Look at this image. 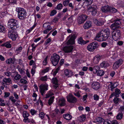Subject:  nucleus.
<instances>
[{"label":"nucleus","instance_id":"obj_58","mask_svg":"<svg viewBox=\"0 0 124 124\" xmlns=\"http://www.w3.org/2000/svg\"><path fill=\"white\" fill-rule=\"evenodd\" d=\"M13 95L15 98L16 99H18L19 98L18 95L16 93V92H14L13 93Z\"/></svg>","mask_w":124,"mask_h":124},{"label":"nucleus","instance_id":"obj_10","mask_svg":"<svg viewBox=\"0 0 124 124\" xmlns=\"http://www.w3.org/2000/svg\"><path fill=\"white\" fill-rule=\"evenodd\" d=\"M96 8L97 7L95 5L90 6L88 8V11L89 12H91V14L92 15L94 16L97 13Z\"/></svg>","mask_w":124,"mask_h":124},{"label":"nucleus","instance_id":"obj_54","mask_svg":"<svg viewBox=\"0 0 124 124\" xmlns=\"http://www.w3.org/2000/svg\"><path fill=\"white\" fill-rule=\"evenodd\" d=\"M30 112L31 114L32 115H33L35 114L37 112V111L33 109H31L30 111Z\"/></svg>","mask_w":124,"mask_h":124},{"label":"nucleus","instance_id":"obj_36","mask_svg":"<svg viewBox=\"0 0 124 124\" xmlns=\"http://www.w3.org/2000/svg\"><path fill=\"white\" fill-rule=\"evenodd\" d=\"M100 69L99 67L98 66H96L93 67V72L96 73Z\"/></svg>","mask_w":124,"mask_h":124},{"label":"nucleus","instance_id":"obj_22","mask_svg":"<svg viewBox=\"0 0 124 124\" xmlns=\"http://www.w3.org/2000/svg\"><path fill=\"white\" fill-rule=\"evenodd\" d=\"M58 80L56 78H53L52 80V82L53 84L55 85H54V88L56 89L58 86Z\"/></svg>","mask_w":124,"mask_h":124},{"label":"nucleus","instance_id":"obj_45","mask_svg":"<svg viewBox=\"0 0 124 124\" xmlns=\"http://www.w3.org/2000/svg\"><path fill=\"white\" fill-rule=\"evenodd\" d=\"M39 117L43 119L44 118L45 114L43 112H41L39 114Z\"/></svg>","mask_w":124,"mask_h":124},{"label":"nucleus","instance_id":"obj_17","mask_svg":"<svg viewBox=\"0 0 124 124\" xmlns=\"http://www.w3.org/2000/svg\"><path fill=\"white\" fill-rule=\"evenodd\" d=\"M110 83L108 86V89L112 91H113L114 89L117 86L116 83H113L112 82H110Z\"/></svg>","mask_w":124,"mask_h":124},{"label":"nucleus","instance_id":"obj_64","mask_svg":"<svg viewBox=\"0 0 124 124\" xmlns=\"http://www.w3.org/2000/svg\"><path fill=\"white\" fill-rule=\"evenodd\" d=\"M22 49V47L21 46H20L16 49V51H18L19 52H21Z\"/></svg>","mask_w":124,"mask_h":124},{"label":"nucleus","instance_id":"obj_13","mask_svg":"<svg viewBox=\"0 0 124 124\" xmlns=\"http://www.w3.org/2000/svg\"><path fill=\"white\" fill-rule=\"evenodd\" d=\"M48 85L47 84H42L39 86L40 92L42 95H43L45 91L48 90Z\"/></svg>","mask_w":124,"mask_h":124},{"label":"nucleus","instance_id":"obj_32","mask_svg":"<svg viewBox=\"0 0 124 124\" xmlns=\"http://www.w3.org/2000/svg\"><path fill=\"white\" fill-rule=\"evenodd\" d=\"M6 63L8 64H9L11 63L13 64L14 62L13 61L11 58H9L7 59L6 61Z\"/></svg>","mask_w":124,"mask_h":124},{"label":"nucleus","instance_id":"obj_16","mask_svg":"<svg viewBox=\"0 0 124 124\" xmlns=\"http://www.w3.org/2000/svg\"><path fill=\"white\" fill-rule=\"evenodd\" d=\"M100 87V83L97 82H94L92 84V88L95 90H98Z\"/></svg>","mask_w":124,"mask_h":124},{"label":"nucleus","instance_id":"obj_52","mask_svg":"<svg viewBox=\"0 0 124 124\" xmlns=\"http://www.w3.org/2000/svg\"><path fill=\"white\" fill-rule=\"evenodd\" d=\"M119 98L117 97H116L114 99L113 101L114 103L117 104L118 103V102L119 101Z\"/></svg>","mask_w":124,"mask_h":124},{"label":"nucleus","instance_id":"obj_37","mask_svg":"<svg viewBox=\"0 0 124 124\" xmlns=\"http://www.w3.org/2000/svg\"><path fill=\"white\" fill-rule=\"evenodd\" d=\"M109 13H114L116 12L117 10L115 8L110 7Z\"/></svg>","mask_w":124,"mask_h":124},{"label":"nucleus","instance_id":"obj_48","mask_svg":"<svg viewBox=\"0 0 124 124\" xmlns=\"http://www.w3.org/2000/svg\"><path fill=\"white\" fill-rule=\"evenodd\" d=\"M47 79V76L46 75L44 77L41 78H40L41 80L42 81H46Z\"/></svg>","mask_w":124,"mask_h":124},{"label":"nucleus","instance_id":"obj_30","mask_svg":"<svg viewBox=\"0 0 124 124\" xmlns=\"http://www.w3.org/2000/svg\"><path fill=\"white\" fill-rule=\"evenodd\" d=\"M86 117L84 115H82L80 116L78 118V120L81 122L85 121Z\"/></svg>","mask_w":124,"mask_h":124},{"label":"nucleus","instance_id":"obj_60","mask_svg":"<svg viewBox=\"0 0 124 124\" xmlns=\"http://www.w3.org/2000/svg\"><path fill=\"white\" fill-rule=\"evenodd\" d=\"M47 57H46L45 59L43 61V64L44 65H45L47 64Z\"/></svg>","mask_w":124,"mask_h":124},{"label":"nucleus","instance_id":"obj_23","mask_svg":"<svg viewBox=\"0 0 124 124\" xmlns=\"http://www.w3.org/2000/svg\"><path fill=\"white\" fill-rule=\"evenodd\" d=\"M101 58V56L99 55H96L93 59V62L95 64L98 63Z\"/></svg>","mask_w":124,"mask_h":124},{"label":"nucleus","instance_id":"obj_38","mask_svg":"<svg viewBox=\"0 0 124 124\" xmlns=\"http://www.w3.org/2000/svg\"><path fill=\"white\" fill-rule=\"evenodd\" d=\"M120 93L121 92L119 89L117 88H116L115 90V92L114 93L115 94V96H117V95L120 94Z\"/></svg>","mask_w":124,"mask_h":124},{"label":"nucleus","instance_id":"obj_7","mask_svg":"<svg viewBox=\"0 0 124 124\" xmlns=\"http://www.w3.org/2000/svg\"><path fill=\"white\" fill-rule=\"evenodd\" d=\"M98 46V43L95 41L89 44L87 47V49L89 51L93 52L95 49L97 48Z\"/></svg>","mask_w":124,"mask_h":124},{"label":"nucleus","instance_id":"obj_11","mask_svg":"<svg viewBox=\"0 0 124 124\" xmlns=\"http://www.w3.org/2000/svg\"><path fill=\"white\" fill-rule=\"evenodd\" d=\"M67 97V101L70 103H75L77 101L76 98L71 94H69Z\"/></svg>","mask_w":124,"mask_h":124},{"label":"nucleus","instance_id":"obj_4","mask_svg":"<svg viewBox=\"0 0 124 124\" xmlns=\"http://www.w3.org/2000/svg\"><path fill=\"white\" fill-rule=\"evenodd\" d=\"M88 16L82 14L78 15L77 19V22L78 25L83 24L86 20Z\"/></svg>","mask_w":124,"mask_h":124},{"label":"nucleus","instance_id":"obj_3","mask_svg":"<svg viewBox=\"0 0 124 124\" xmlns=\"http://www.w3.org/2000/svg\"><path fill=\"white\" fill-rule=\"evenodd\" d=\"M8 27L11 30L16 29L18 27V21L15 19H11L9 20L8 23Z\"/></svg>","mask_w":124,"mask_h":124},{"label":"nucleus","instance_id":"obj_19","mask_svg":"<svg viewBox=\"0 0 124 124\" xmlns=\"http://www.w3.org/2000/svg\"><path fill=\"white\" fill-rule=\"evenodd\" d=\"M92 26V22L90 21H87L83 25V28L85 29H88Z\"/></svg>","mask_w":124,"mask_h":124},{"label":"nucleus","instance_id":"obj_40","mask_svg":"<svg viewBox=\"0 0 124 124\" xmlns=\"http://www.w3.org/2000/svg\"><path fill=\"white\" fill-rule=\"evenodd\" d=\"M43 27L45 29L52 28L49 24V23H46L43 25Z\"/></svg>","mask_w":124,"mask_h":124},{"label":"nucleus","instance_id":"obj_33","mask_svg":"<svg viewBox=\"0 0 124 124\" xmlns=\"http://www.w3.org/2000/svg\"><path fill=\"white\" fill-rule=\"evenodd\" d=\"M95 120L96 121L100 123H101L104 121V120L103 119L100 117L97 118Z\"/></svg>","mask_w":124,"mask_h":124},{"label":"nucleus","instance_id":"obj_15","mask_svg":"<svg viewBox=\"0 0 124 124\" xmlns=\"http://www.w3.org/2000/svg\"><path fill=\"white\" fill-rule=\"evenodd\" d=\"M73 49V46H66L63 48V50L65 53H69L71 52Z\"/></svg>","mask_w":124,"mask_h":124},{"label":"nucleus","instance_id":"obj_12","mask_svg":"<svg viewBox=\"0 0 124 124\" xmlns=\"http://www.w3.org/2000/svg\"><path fill=\"white\" fill-rule=\"evenodd\" d=\"M77 34L76 33H72L70 39L68 40L67 43L68 44L73 45L75 43V39L77 36Z\"/></svg>","mask_w":124,"mask_h":124},{"label":"nucleus","instance_id":"obj_21","mask_svg":"<svg viewBox=\"0 0 124 124\" xmlns=\"http://www.w3.org/2000/svg\"><path fill=\"white\" fill-rule=\"evenodd\" d=\"M64 72L65 75L68 77H70L73 75L72 72L68 69L65 70Z\"/></svg>","mask_w":124,"mask_h":124},{"label":"nucleus","instance_id":"obj_59","mask_svg":"<svg viewBox=\"0 0 124 124\" xmlns=\"http://www.w3.org/2000/svg\"><path fill=\"white\" fill-rule=\"evenodd\" d=\"M34 43H32L31 45V46L32 47V51L33 52L35 51V49L37 46L36 45L34 46Z\"/></svg>","mask_w":124,"mask_h":124},{"label":"nucleus","instance_id":"obj_14","mask_svg":"<svg viewBox=\"0 0 124 124\" xmlns=\"http://www.w3.org/2000/svg\"><path fill=\"white\" fill-rule=\"evenodd\" d=\"M123 62L122 59H119L114 63L113 67V69H116L122 64Z\"/></svg>","mask_w":124,"mask_h":124},{"label":"nucleus","instance_id":"obj_57","mask_svg":"<svg viewBox=\"0 0 124 124\" xmlns=\"http://www.w3.org/2000/svg\"><path fill=\"white\" fill-rule=\"evenodd\" d=\"M49 68L47 67L45 69L42 70V72L45 73L48 72L49 70Z\"/></svg>","mask_w":124,"mask_h":124},{"label":"nucleus","instance_id":"obj_43","mask_svg":"<svg viewBox=\"0 0 124 124\" xmlns=\"http://www.w3.org/2000/svg\"><path fill=\"white\" fill-rule=\"evenodd\" d=\"M23 117L24 118L28 117L29 116L28 113L26 111H24L23 113Z\"/></svg>","mask_w":124,"mask_h":124},{"label":"nucleus","instance_id":"obj_56","mask_svg":"<svg viewBox=\"0 0 124 124\" xmlns=\"http://www.w3.org/2000/svg\"><path fill=\"white\" fill-rule=\"evenodd\" d=\"M17 69L21 74H23L24 73V71H23L22 69L20 68L19 67V66H17Z\"/></svg>","mask_w":124,"mask_h":124},{"label":"nucleus","instance_id":"obj_5","mask_svg":"<svg viewBox=\"0 0 124 124\" xmlns=\"http://www.w3.org/2000/svg\"><path fill=\"white\" fill-rule=\"evenodd\" d=\"M60 59V57L59 55L54 53L51 56L50 60L53 65L56 66L58 64Z\"/></svg>","mask_w":124,"mask_h":124},{"label":"nucleus","instance_id":"obj_29","mask_svg":"<svg viewBox=\"0 0 124 124\" xmlns=\"http://www.w3.org/2000/svg\"><path fill=\"white\" fill-rule=\"evenodd\" d=\"M109 66V63L105 62H103L100 64V66L101 67L104 68H106Z\"/></svg>","mask_w":124,"mask_h":124},{"label":"nucleus","instance_id":"obj_55","mask_svg":"<svg viewBox=\"0 0 124 124\" xmlns=\"http://www.w3.org/2000/svg\"><path fill=\"white\" fill-rule=\"evenodd\" d=\"M20 82L22 84H26L27 82V81L23 79H22L20 80Z\"/></svg>","mask_w":124,"mask_h":124},{"label":"nucleus","instance_id":"obj_24","mask_svg":"<svg viewBox=\"0 0 124 124\" xmlns=\"http://www.w3.org/2000/svg\"><path fill=\"white\" fill-rule=\"evenodd\" d=\"M89 41L88 40H87L85 41H84L82 39V37H80L78 40V42L79 44H81V45H83L86 44Z\"/></svg>","mask_w":124,"mask_h":124},{"label":"nucleus","instance_id":"obj_34","mask_svg":"<svg viewBox=\"0 0 124 124\" xmlns=\"http://www.w3.org/2000/svg\"><path fill=\"white\" fill-rule=\"evenodd\" d=\"M63 6L62 4L61 3L58 4L57 6L55 8L56 9H57L58 10H61V9Z\"/></svg>","mask_w":124,"mask_h":124},{"label":"nucleus","instance_id":"obj_35","mask_svg":"<svg viewBox=\"0 0 124 124\" xmlns=\"http://www.w3.org/2000/svg\"><path fill=\"white\" fill-rule=\"evenodd\" d=\"M5 30L4 27L0 24V32L5 33Z\"/></svg>","mask_w":124,"mask_h":124},{"label":"nucleus","instance_id":"obj_6","mask_svg":"<svg viewBox=\"0 0 124 124\" xmlns=\"http://www.w3.org/2000/svg\"><path fill=\"white\" fill-rule=\"evenodd\" d=\"M8 33V37L9 38L13 41L16 40L18 37L17 33L14 30H9Z\"/></svg>","mask_w":124,"mask_h":124},{"label":"nucleus","instance_id":"obj_1","mask_svg":"<svg viewBox=\"0 0 124 124\" xmlns=\"http://www.w3.org/2000/svg\"><path fill=\"white\" fill-rule=\"evenodd\" d=\"M110 30L108 28H106L99 31L96 35L95 39L98 40L99 38L101 41L106 40L110 37Z\"/></svg>","mask_w":124,"mask_h":124},{"label":"nucleus","instance_id":"obj_28","mask_svg":"<svg viewBox=\"0 0 124 124\" xmlns=\"http://www.w3.org/2000/svg\"><path fill=\"white\" fill-rule=\"evenodd\" d=\"M123 115L122 113H119L116 115V118L117 120H121L123 118Z\"/></svg>","mask_w":124,"mask_h":124},{"label":"nucleus","instance_id":"obj_31","mask_svg":"<svg viewBox=\"0 0 124 124\" xmlns=\"http://www.w3.org/2000/svg\"><path fill=\"white\" fill-rule=\"evenodd\" d=\"M3 46H4L7 48H10L11 47V45L8 42H6L2 45Z\"/></svg>","mask_w":124,"mask_h":124},{"label":"nucleus","instance_id":"obj_18","mask_svg":"<svg viewBox=\"0 0 124 124\" xmlns=\"http://www.w3.org/2000/svg\"><path fill=\"white\" fill-rule=\"evenodd\" d=\"M110 8V6L107 5L102 7L101 8V10L104 13L109 12Z\"/></svg>","mask_w":124,"mask_h":124},{"label":"nucleus","instance_id":"obj_27","mask_svg":"<svg viewBox=\"0 0 124 124\" xmlns=\"http://www.w3.org/2000/svg\"><path fill=\"white\" fill-rule=\"evenodd\" d=\"M92 35V32L91 31H89L87 32L85 36V38L86 39H89L91 37Z\"/></svg>","mask_w":124,"mask_h":124},{"label":"nucleus","instance_id":"obj_42","mask_svg":"<svg viewBox=\"0 0 124 124\" xmlns=\"http://www.w3.org/2000/svg\"><path fill=\"white\" fill-rule=\"evenodd\" d=\"M104 74V71L102 70H99L98 71V72L97 74L98 76H101L103 75Z\"/></svg>","mask_w":124,"mask_h":124},{"label":"nucleus","instance_id":"obj_9","mask_svg":"<svg viewBox=\"0 0 124 124\" xmlns=\"http://www.w3.org/2000/svg\"><path fill=\"white\" fill-rule=\"evenodd\" d=\"M112 34L113 38L115 41L117 40L120 38L121 33L119 30L113 31Z\"/></svg>","mask_w":124,"mask_h":124},{"label":"nucleus","instance_id":"obj_50","mask_svg":"<svg viewBox=\"0 0 124 124\" xmlns=\"http://www.w3.org/2000/svg\"><path fill=\"white\" fill-rule=\"evenodd\" d=\"M52 29V28H47L43 31L44 34H47L48 32Z\"/></svg>","mask_w":124,"mask_h":124},{"label":"nucleus","instance_id":"obj_44","mask_svg":"<svg viewBox=\"0 0 124 124\" xmlns=\"http://www.w3.org/2000/svg\"><path fill=\"white\" fill-rule=\"evenodd\" d=\"M69 2L70 0H65L63 3V5L65 7L67 6L69 4Z\"/></svg>","mask_w":124,"mask_h":124},{"label":"nucleus","instance_id":"obj_41","mask_svg":"<svg viewBox=\"0 0 124 124\" xmlns=\"http://www.w3.org/2000/svg\"><path fill=\"white\" fill-rule=\"evenodd\" d=\"M3 82L6 83H9L11 81V79L10 78H4L3 80Z\"/></svg>","mask_w":124,"mask_h":124},{"label":"nucleus","instance_id":"obj_47","mask_svg":"<svg viewBox=\"0 0 124 124\" xmlns=\"http://www.w3.org/2000/svg\"><path fill=\"white\" fill-rule=\"evenodd\" d=\"M112 122L109 120H104L103 123V124H111Z\"/></svg>","mask_w":124,"mask_h":124},{"label":"nucleus","instance_id":"obj_49","mask_svg":"<svg viewBox=\"0 0 124 124\" xmlns=\"http://www.w3.org/2000/svg\"><path fill=\"white\" fill-rule=\"evenodd\" d=\"M21 76L19 74H16L15 77L14 78L15 80H17L21 78Z\"/></svg>","mask_w":124,"mask_h":124},{"label":"nucleus","instance_id":"obj_51","mask_svg":"<svg viewBox=\"0 0 124 124\" xmlns=\"http://www.w3.org/2000/svg\"><path fill=\"white\" fill-rule=\"evenodd\" d=\"M35 26V25L34 24L33 25L31 28H30L29 29L27 30V32H28V33H30L31 31H32V30L34 28Z\"/></svg>","mask_w":124,"mask_h":124},{"label":"nucleus","instance_id":"obj_25","mask_svg":"<svg viewBox=\"0 0 124 124\" xmlns=\"http://www.w3.org/2000/svg\"><path fill=\"white\" fill-rule=\"evenodd\" d=\"M65 101L64 99L62 98L60 99L59 101V105L61 106H63L65 104Z\"/></svg>","mask_w":124,"mask_h":124},{"label":"nucleus","instance_id":"obj_20","mask_svg":"<svg viewBox=\"0 0 124 124\" xmlns=\"http://www.w3.org/2000/svg\"><path fill=\"white\" fill-rule=\"evenodd\" d=\"M94 23L97 26H100L104 24V21L102 19H100L99 20L96 19L94 21Z\"/></svg>","mask_w":124,"mask_h":124},{"label":"nucleus","instance_id":"obj_62","mask_svg":"<svg viewBox=\"0 0 124 124\" xmlns=\"http://www.w3.org/2000/svg\"><path fill=\"white\" fill-rule=\"evenodd\" d=\"M3 100L2 99H0V105L2 106H4L5 104L4 103H3Z\"/></svg>","mask_w":124,"mask_h":124},{"label":"nucleus","instance_id":"obj_39","mask_svg":"<svg viewBox=\"0 0 124 124\" xmlns=\"http://www.w3.org/2000/svg\"><path fill=\"white\" fill-rule=\"evenodd\" d=\"M54 96L51 97L49 99L48 101V103L49 105H51L53 103L54 101Z\"/></svg>","mask_w":124,"mask_h":124},{"label":"nucleus","instance_id":"obj_2","mask_svg":"<svg viewBox=\"0 0 124 124\" xmlns=\"http://www.w3.org/2000/svg\"><path fill=\"white\" fill-rule=\"evenodd\" d=\"M16 11L17 13V17L18 18L22 20L25 19L27 14L26 10L22 8H17Z\"/></svg>","mask_w":124,"mask_h":124},{"label":"nucleus","instance_id":"obj_63","mask_svg":"<svg viewBox=\"0 0 124 124\" xmlns=\"http://www.w3.org/2000/svg\"><path fill=\"white\" fill-rule=\"evenodd\" d=\"M87 97V95H85L83 96V100L84 102H86V99Z\"/></svg>","mask_w":124,"mask_h":124},{"label":"nucleus","instance_id":"obj_61","mask_svg":"<svg viewBox=\"0 0 124 124\" xmlns=\"http://www.w3.org/2000/svg\"><path fill=\"white\" fill-rule=\"evenodd\" d=\"M107 44L106 42H103L101 44V46L103 47H105L107 45Z\"/></svg>","mask_w":124,"mask_h":124},{"label":"nucleus","instance_id":"obj_26","mask_svg":"<svg viewBox=\"0 0 124 124\" xmlns=\"http://www.w3.org/2000/svg\"><path fill=\"white\" fill-rule=\"evenodd\" d=\"M63 116L64 119L68 120H70L72 117L69 114L63 115Z\"/></svg>","mask_w":124,"mask_h":124},{"label":"nucleus","instance_id":"obj_8","mask_svg":"<svg viewBox=\"0 0 124 124\" xmlns=\"http://www.w3.org/2000/svg\"><path fill=\"white\" fill-rule=\"evenodd\" d=\"M121 19H117L115 20L114 23L112 24L110 26V27L112 29L114 30L116 28H119L120 27L118 25H121V23L120 20Z\"/></svg>","mask_w":124,"mask_h":124},{"label":"nucleus","instance_id":"obj_53","mask_svg":"<svg viewBox=\"0 0 124 124\" xmlns=\"http://www.w3.org/2000/svg\"><path fill=\"white\" fill-rule=\"evenodd\" d=\"M57 13V11L56 10H54L52 11L50 14V16H53L54 15Z\"/></svg>","mask_w":124,"mask_h":124},{"label":"nucleus","instance_id":"obj_46","mask_svg":"<svg viewBox=\"0 0 124 124\" xmlns=\"http://www.w3.org/2000/svg\"><path fill=\"white\" fill-rule=\"evenodd\" d=\"M93 99L95 101H97L99 100V96L96 94H95L93 96Z\"/></svg>","mask_w":124,"mask_h":124}]
</instances>
